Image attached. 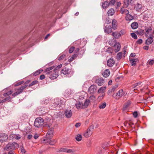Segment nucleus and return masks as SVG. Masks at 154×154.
I'll return each instance as SVG.
<instances>
[{
    "mask_svg": "<svg viewBox=\"0 0 154 154\" xmlns=\"http://www.w3.org/2000/svg\"><path fill=\"white\" fill-rule=\"evenodd\" d=\"M61 73L65 75V77H69L73 75L74 72L71 69L65 67L62 69Z\"/></svg>",
    "mask_w": 154,
    "mask_h": 154,
    "instance_id": "f03ea898",
    "label": "nucleus"
},
{
    "mask_svg": "<svg viewBox=\"0 0 154 154\" xmlns=\"http://www.w3.org/2000/svg\"><path fill=\"white\" fill-rule=\"evenodd\" d=\"M138 60L137 58L130 59V61L131 63V65L132 66H135L136 64V62L138 61Z\"/></svg>",
    "mask_w": 154,
    "mask_h": 154,
    "instance_id": "393cba45",
    "label": "nucleus"
},
{
    "mask_svg": "<svg viewBox=\"0 0 154 154\" xmlns=\"http://www.w3.org/2000/svg\"><path fill=\"white\" fill-rule=\"evenodd\" d=\"M110 72L108 69H106L105 70L103 73V76L105 78L107 77L110 75Z\"/></svg>",
    "mask_w": 154,
    "mask_h": 154,
    "instance_id": "aec40b11",
    "label": "nucleus"
},
{
    "mask_svg": "<svg viewBox=\"0 0 154 154\" xmlns=\"http://www.w3.org/2000/svg\"><path fill=\"white\" fill-rule=\"evenodd\" d=\"M76 106L78 109L83 108H84L83 103L82 102H79L75 104Z\"/></svg>",
    "mask_w": 154,
    "mask_h": 154,
    "instance_id": "cd10ccee",
    "label": "nucleus"
},
{
    "mask_svg": "<svg viewBox=\"0 0 154 154\" xmlns=\"http://www.w3.org/2000/svg\"><path fill=\"white\" fill-rule=\"evenodd\" d=\"M96 82L99 86H100L104 83V80L102 78H99L96 80Z\"/></svg>",
    "mask_w": 154,
    "mask_h": 154,
    "instance_id": "2eb2a0df",
    "label": "nucleus"
},
{
    "mask_svg": "<svg viewBox=\"0 0 154 154\" xmlns=\"http://www.w3.org/2000/svg\"><path fill=\"white\" fill-rule=\"evenodd\" d=\"M43 71V70L42 69H40L37 70V71L33 73V75L35 76L39 74H40Z\"/></svg>",
    "mask_w": 154,
    "mask_h": 154,
    "instance_id": "ea45409f",
    "label": "nucleus"
},
{
    "mask_svg": "<svg viewBox=\"0 0 154 154\" xmlns=\"http://www.w3.org/2000/svg\"><path fill=\"white\" fill-rule=\"evenodd\" d=\"M142 40L141 39H139L136 42V43L138 44H141L142 43Z\"/></svg>",
    "mask_w": 154,
    "mask_h": 154,
    "instance_id": "4d7b16f0",
    "label": "nucleus"
},
{
    "mask_svg": "<svg viewBox=\"0 0 154 154\" xmlns=\"http://www.w3.org/2000/svg\"><path fill=\"white\" fill-rule=\"evenodd\" d=\"M23 83V81L19 82L16 83L15 85V86H17L20 85H21V84H22Z\"/></svg>",
    "mask_w": 154,
    "mask_h": 154,
    "instance_id": "052dcab7",
    "label": "nucleus"
},
{
    "mask_svg": "<svg viewBox=\"0 0 154 154\" xmlns=\"http://www.w3.org/2000/svg\"><path fill=\"white\" fill-rule=\"evenodd\" d=\"M118 85H115L113 86L112 88L109 89V90L108 91V94L114 92L116 89V88L118 87Z\"/></svg>",
    "mask_w": 154,
    "mask_h": 154,
    "instance_id": "4be33fe9",
    "label": "nucleus"
},
{
    "mask_svg": "<svg viewBox=\"0 0 154 154\" xmlns=\"http://www.w3.org/2000/svg\"><path fill=\"white\" fill-rule=\"evenodd\" d=\"M62 66V65L61 64L59 65L54 69L53 70L55 72H57L58 73L59 70Z\"/></svg>",
    "mask_w": 154,
    "mask_h": 154,
    "instance_id": "72a5a7b5",
    "label": "nucleus"
},
{
    "mask_svg": "<svg viewBox=\"0 0 154 154\" xmlns=\"http://www.w3.org/2000/svg\"><path fill=\"white\" fill-rule=\"evenodd\" d=\"M46 127L49 128L48 131L46 135V139L50 140L52 137V135L54 132V128L52 127L50 128L51 126L47 124L46 125Z\"/></svg>",
    "mask_w": 154,
    "mask_h": 154,
    "instance_id": "39448f33",
    "label": "nucleus"
},
{
    "mask_svg": "<svg viewBox=\"0 0 154 154\" xmlns=\"http://www.w3.org/2000/svg\"><path fill=\"white\" fill-rule=\"evenodd\" d=\"M106 106V103L104 102L103 103H101L99 106V108L100 109H103Z\"/></svg>",
    "mask_w": 154,
    "mask_h": 154,
    "instance_id": "58836bf2",
    "label": "nucleus"
},
{
    "mask_svg": "<svg viewBox=\"0 0 154 154\" xmlns=\"http://www.w3.org/2000/svg\"><path fill=\"white\" fill-rule=\"evenodd\" d=\"M60 106L58 105L56 103L54 102L53 104L50 107L53 110H58V108H60Z\"/></svg>",
    "mask_w": 154,
    "mask_h": 154,
    "instance_id": "412c9836",
    "label": "nucleus"
},
{
    "mask_svg": "<svg viewBox=\"0 0 154 154\" xmlns=\"http://www.w3.org/2000/svg\"><path fill=\"white\" fill-rule=\"evenodd\" d=\"M19 147V144L15 142H9L6 145L5 147L4 148L5 150L7 151H13L17 149Z\"/></svg>",
    "mask_w": 154,
    "mask_h": 154,
    "instance_id": "f257e3e1",
    "label": "nucleus"
},
{
    "mask_svg": "<svg viewBox=\"0 0 154 154\" xmlns=\"http://www.w3.org/2000/svg\"><path fill=\"white\" fill-rule=\"evenodd\" d=\"M131 35L132 37L134 39L137 38V36L135 33H131Z\"/></svg>",
    "mask_w": 154,
    "mask_h": 154,
    "instance_id": "5fc2aeb1",
    "label": "nucleus"
},
{
    "mask_svg": "<svg viewBox=\"0 0 154 154\" xmlns=\"http://www.w3.org/2000/svg\"><path fill=\"white\" fill-rule=\"evenodd\" d=\"M115 63V61L112 57L110 58L107 61V65L109 67L113 66Z\"/></svg>",
    "mask_w": 154,
    "mask_h": 154,
    "instance_id": "ddd939ff",
    "label": "nucleus"
},
{
    "mask_svg": "<svg viewBox=\"0 0 154 154\" xmlns=\"http://www.w3.org/2000/svg\"><path fill=\"white\" fill-rule=\"evenodd\" d=\"M150 37L148 38L146 41L145 44L146 45H149L151 44L153 42V38L152 37H151V35H150Z\"/></svg>",
    "mask_w": 154,
    "mask_h": 154,
    "instance_id": "f3484780",
    "label": "nucleus"
},
{
    "mask_svg": "<svg viewBox=\"0 0 154 154\" xmlns=\"http://www.w3.org/2000/svg\"><path fill=\"white\" fill-rule=\"evenodd\" d=\"M27 87V85H22L19 88L15 89V92L12 94V96L14 97H15L18 94L21 93L23 92V90Z\"/></svg>",
    "mask_w": 154,
    "mask_h": 154,
    "instance_id": "7ed1b4c3",
    "label": "nucleus"
},
{
    "mask_svg": "<svg viewBox=\"0 0 154 154\" xmlns=\"http://www.w3.org/2000/svg\"><path fill=\"white\" fill-rule=\"evenodd\" d=\"M107 52L109 53H112V49L111 47H109L108 48L107 50L106 51Z\"/></svg>",
    "mask_w": 154,
    "mask_h": 154,
    "instance_id": "603ef678",
    "label": "nucleus"
},
{
    "mask_svg": "<svg viewBox=\"0 0 154 154\" xmlns=\"http://www.w3.org/2000/svg\"><path fill=\"white\" fill-rule=\"evenodd\" d=\"M131 26L133 29H134L137 28L138 27V24L137 23L134 22L131 23Z\"/></svg>",
    "mask_w": 154,
    "mask_h": 154,
    "instance_id": "c756f323",
    "label": "nucleus"
},
{
    "mask_svg": "<svg viewBox=\"0 0 154 154\" xmlns=\"http://www.w3.org/2000/svg\"><path fill=\"white\" fill-rule=\"evenodd\" d=\"M142 7L141 5L140 4L137 3L136 4L134 7V8L137 11H138L140 10Z\"/></svg>",
    "mask_w": 154,
    "mask_h": 154,
    "instance_id": "f704fd0d",
    "label": "nucleus"
},
{
    "mask_svg": "<svg viewBox=\"0 0 154 154\" xmlns=\"http://www.w3.org/2000/svg\"><path fill=\"white\" fill-rule=\"evenodd\" d=\"M49 99H48V98L46 99L44 101V103L45 104H47V103H49Z\"/></svg>",
    "mask_w": 154,
    "mask_h": 154,
    "instance_id": "bf43d9fd",
    "label": "nucleus"
},
{
    "mask_svg": "<svg viewBox=\"0 0 154 154\" xmlns=\"http://www.w3.org/2000/svg\"><path fill=\"white\" fill-rule=\"evenodd\" d=\"M112 28L110 26H106L104 28V31L106 33L109 34L112 32Z\"/></svg>",
    "mask_w": 154,
    "mask_h": 154,
    "instance_id": "f8f14e48",
    "label": "nucleus"
},
{
    "mask_svg": "<svg viewBox=\"0 0 154 154\" xmlns=\"http://www.w3.org/2000/svg\"><path fill=\"white\" fill-rule=\"evenodd\" d=\"M74 151L73 150H72V149H67V152L70 153L71 152H73Z\"/></svg>",
    "mask_w": 154,
    "mask_h": 154,
    "instance_id": "69168bd1",
    "label": "nucleus"
},
{
    "mask_svg": "<svg viewBox=\"0 0 154 154\" xmlns=\"http://www.w3.org/2000/svg\"><path fill=\"white\" fill-rule=\"evenodd\" d=\"M145 30H146L145 35L146 37H148V36L149 34L152 30V28L150 27L149 28L147 27L145 28Z\"/></svg>",
    "mask_w": 154,
    "mask_h": 154,
    "instance_id": "b1692460",
    "label": "nucleus"
},
{
    "mask_svg": "<svg viewBox=\"0 0 154 154\" xmlns=\"http://www.w3.org/2000/svg\"><path fill=\"white\" fill-rule=\"evenodd\" d=\"M112 36L116 38H118L120 37V34L118 32H116L112 33Z\"/></svg>",
    "mask_w": 154,
    "mask_h": 154,
    "instance_id": "473e14b6",
    "label": "nucleus"
},
{
    "mask_svg": "<svg viewBox=\"0 0 154 154\" xmlns=\"http://www.w3.org/2000/svg\"><path fill=\"white\" fill-rule=\"evenodd\" d=\"M94 128V126L93 125L90 126L84 134V136L86 138L90 136L93 133V131Z\"/></svg>",
    "mask_w": 154,
    "mask_h": 154,
    "instance_id": "423d86ee",
    "label": "nucleus"
},
{
    "mask_svg": "<svg viewBox=\"0 0 154 154\" xmlns=\"http://www.w3.org/2000/svg\"><path fill=\"white\" fill-rule=\"evenodd\" d=\"M121 3L120 2H117V6L116 7V8H119L121 5Z\"/></svg>",
    "mask_w": 154,
    "mask_h": 154,
    "instance_id": "338daca9",
    "label": "nucleus"
},
{
    "mask_svg": "<svg viewBox=\"0 0 154 154\" xmlns=\"http://www.w3.org/2000/svg\"><path fill=\"white\" fill-rule=\"evenodd\" d=\"M44 120L41 117L37 118L34 122V126L37 128L41 127L44 124Z\"/></svg>",
    "mask_w": 154,
    "mask_h": 154,
    "instance_id": "20e7f679",
    "label": "nucleus"
},
{
    "mask_svg": "<svg viewBox=\"0 0 154 154\" xmlns=\"http://www.w3.org/2000/svg\"><path fill=\"white\" fill-rule=\"evenodd\" d=\"M64 114L66 118H70L72 115V112L71 110L66 109L64 111Z\"/></svg>",
    "mask_w": 154,
    "mask_h": 154,
    "instance_id": "9d476101",
    "label": "nucleus"
},
{
    "mask_svg": "<svg viewBox=\"0 0 154 154\" xmlns=\"http://www.w3.org/2000/svg\"><path fill=\"white\" fill-rule=\"evenodd\" d=\"M45 78V75L44 74H42L40 76L39 79L40 80H42L44 79Z\"/></svg>",
    "mask_w": 154,
    "mask_h": 154,
    "instance_id": "680f3d73",
    "label": "nucleus"
},
{
    "mask_svg": "<svg viewBox=\"0 0 154 154\" xmlns=\"http://www.w3.org/2000/svg\"><path fill=\"white\" fill-rule=\"evenodd\" d=\"M39 135L37 134H35L33 136V137L34 139H36L39 137Z\"/></svg>",
    "mask_w": 154,
    "mask_h": 154,
    "instance_id": "e2e57ef3",
    "label": "nucleus"
},
{
    "mask_svg": "<svg viewBox=\"0 0 154 154\" xmlns=\"http://www.w3.org/2000/svg\"><path fill=\"white\" fill-rule=\"evenodd\" d=\"M109 5H114L115 3H116V0H111L109 2Z\"/></svg>",
    "mask_w": 154,
    "mask_h": 154,
    "instance_id": "864d4df0",
    "label": "nucleus"
},
{
    "mask_svg": "<svg viewBox=\"0 0 154 154\" xmlns=\"http://www.w3.org/2000/svg\"><path fill=\"white\" fill-rule=\"evenodd\" d=\"M97 88V86L95 85H92L88 88V92L91 94H92L95 93Z\"/></svg>",
    "mask_w": 154,
    "mask_h": 154,
    "instance_id": "6e6552de",
    "label": "nucleus"
},
{
    "mask_svg": "<svg viewBox=\"0 0 154 154\" xmlns=\"http://www.w3.org/2000/svg\"><path fill=\"white\" fill-rule=\"evenodd\" d=\"M8 135L5 133H0V141L3 142L6 141L8 139Z\"/></svg>",
    "mask_w": 154,
    "mask_h": 154,
    "instance_id": "1a4fd4ad",
    "label": "nucleus"
},
{
    "mask_svg": "<svg viewBox=\"0 0 154 154\" xmlns=\"http://www.w3.org/2000/svg\"><path fill=\"white\" fill-rule=\"evenodd\" d=\"M124 31L123 30H121V31L119 32V34H120V37L124 35Z\"/></svg>",
    "mask_w": 154,
    "mask_h": 154,
    "instance_id": "0e129e2a",
    "label": "nucleus"
},
{
    "mask_svg": "<svg viewBox=\"0 0 154 154\" xmlns=\"http://www.w3.org/2000/svg\"><path fill=\"white\" fill-rule=\"evenodd\" d=\"M133 0H126V8L128 7L129 5H130L132 4V2Z\"/></svg>",
    "mask_w": 154,
    "mask_h": 154,
    "instance_id": "37998d69",
    "label": "nucleus"
},
{
    "mask_svg": "<svg viewBox=\"0 0 154 154\" xmlns=\"http://www.w3.org/2000/svg\"><path fill=\"white\" fill-rule=\"evenodd\" d=\"M48 76L52 79H54L57 78L58 76V74L57 72H55L53 70L52 72H48L46 73Z\"/></svg>",
    "mask_w": 154,
    "mask_h": 154,
    "instance_id": "0eeeda50",
    "label": "nucleus"
},
{
    "mask_svg": "<svg viewBox=\"0 0 154 154\" xmlns=\"http://www.w3.org/2000/svg\"><path fill=\"white\" fill-rule=\"evenodd\" d=\"M21 148V152L23 154H25V153L26 152V151L25 150V149H24V147L23 146H20Z\"/></svg>",
    "mask_w": 154,
    "mask_h": 154,
    "instance_id": "09e8293b",
    "label": "nucleus"
},
{
    "mask_svg": "<svg viewBox=\"0 0 154 154\" xmlns=\"http://www.w3.org/2000/svg\"><path fill=\"white\" fill-rule=\"evenodd\" d=\"M38 82V81L37 80H35L32 82L30 84H29V87L30 86H33L35 84H37Z\"/></svg>",
    "mask_w": 154,
    "mask_h": 154,
    "instance_id": "8fccbe9b",
    "label": "nucleus"
},
{
    "mask_svg": "<svg viewBox=\"0 0 154 154\" xmlns=\"http://www.w3.org/2000/svg\"><path fill=\"white\" fill-rule=\"evenodd\" d=\"M109 5V3L107 1H105L102 3V7L104 9H106L107 8Z\"/></svg>",
    "mask_w": 154,
    "mask_h": 154,
    "instance_id": "5701e85b",
    "label": "nucleus"
},
{
    "mask_svg": "<svg viewBox=\"0 0 154 154\" xmlns=\"http://www.w3.org/2000/svg\"><path fill=\"white\" fill-rule=\"evenodd\" d=\"M82 136L79 134L77 135L75 137V139L78 141H80L82 140Z\"/></svg>",
    "mask_w": 154,
    "mask_h": 154,
    "instance_id": "4c0bfd02",
    "label": "nucleus"
},
{
    "mask_svg": "<svg viewBox=\"0 0 154 154\" xmlns=\"http://www.w3.org/2000/svg\"><path fill=\"white\" fill-rule=\"evenodd\" d=\"M133 116L134 118H136L138 116V113L136 111H134L133 114Z\"/></svg>",
    "mask_w": 154,
    "mask_h": 154,
    "instance_id": "6e6d98bb",
    "label": "nucleus"
},
{
    "mask_svg": "<svg viewBox=\"0 0 154 154\" xmlns=\"http://www.w3.org/2000/svg\"><path fill=\"white\" fill-rule=\"evenodd\" d=\"M67 148H62L60 149V151L67 152Z\"/></svg>",
    "mask_w": 154,
    "mask_h": 154,
    "instance_id": "13d9d810",
    "label": "nucleus"
},
{
    "mask_svg": "<svg viewBox=\"0 0 154 154\" xmlns=\"http://www.w3.org/2000/svg\"><path fill=\"white\" fill-rule=\"evenodd\" d=\"M125 93L123 91L122 89H120L116 94L115 96H114V97L117 98V97H121L122 96L125 95Z\"/></svg>",
    "mask_w": 154,
    "mask_h": 154,
    "instance_id": "9b49d317",
    "label": "nucleus"
},
{
    "mask_svg": "<svg viewBox=\"0 0 154 154\" xmlns=\"http://www.w3.org/2000/svg\"><path fill=\"white\" fill-rule=\"evenodd\" d=\"M54 67L55 66H52L49 67L48 68L45 70V72H46V74L48 72H52L53 71L51 70L54 69Z\"/></svg>",
    "mask_w": 154,
    "mask_h": 154,
    "instance_id": "7c9ffc66",
    "label": "nucleus"
},
{
    "mask_svg": "<svg viewBox=\"0 0 154 154\" xmlns=\"http://www.w3.org/2000/svg\"><path fill=\"white\" fill-rule=\"evenodd\" d=\"M14 138L16 140H19L21 138V136L20 135L18 134H14Z\"/></svg>",
    "mask_w": 154,
    "mask_h": 154,
    "instance_id": "49530a36",
    "label": "nucleus"
},
{
    "mask_svg": "<svg viewBox=\"0 0 154 154\" xmlns=\"http://www.w3.org/2000/svg\"><path fill=\"white\" fill-rule=\"evenodd\" d=\"M11 100V98L10 97L8 96L7 97L5 98L3 100H2L1 102H0V103H3L6 101H9Z\"/></svg>",
    "mask_w": 154,
    "mask_h": 154,
    "instance_id": "79ce46f5",
    "label": "nucleus"
},
{
    "mask_svg": "<svg viewBox=\"0 0 154 154\" xmlns=\"http://www.w3.org/2000/svg\"><path fill=\"white\" fill-rule=\"evenodd\" d=\"M90 103V100L88 99H86L83 105L84 107H87Z\"/></svg>",
    "mask_w": 154,
    "mask_h": 154,
    "instance_id": "e433bc0d",
    "label": "nucleus"
},
{
    "mask_svg": "<svg viewBox=\"0 0 154 154\" xmlns=\"http://www.w3.org/2000/svg\"><path fill=\"white\" fill-rule=\"evenodd\" d=\"M75 47L74 46H72L69 48V53L70 54L72 53L74 51Z\"/></svg>",
    "mask_w": 154,
    "mask_h": 154,
    "instance_id": "a18cd8bd",
    "label": "nucleus"
},
{
    "mask_svg": "<svg viewBox=\"0 0 154 154\" xmlns=\"http://www.w3.org/2000/svg\"><path fill=\"white\" fill-rule=\"evenodd\" d=\"M147 64L150 65H152L154 63V60H149L147 62Z\"/></svg>",
    "mask_w": 154,
    "mask_h": 154,
    "instance_id": "c03bdc74",
    "label": "nucleus"
},
{
    "mask_svg": "<svg viewBox=\"0 0 154 154\" xmlns=\"http://www.w3.org/2000/svg\"><path fill=\"white\" fill-rule=\"evenodd\" d=\"M117 21L115 19H113L112 21V28L114 30L117 29Z\"/></svg>",
    "mask_w": 154,
    "mask_h": 154,
    "instance_id": "6ab92c4d",
    "label": "nucleus"
},
{
    "mask_svg": "<svg viewBox=\"0 0 154 154\" xmlns=\"http://www.w3.org/2000/svg\"><path fill=\"white\" fill-rule=\"evenodd\" d=\"M114 47L115 48V51L116 52H118L120 50L121 48L120 45L119 43H116Z\"/></svg>",
    "mask_w": 154,
    "mask_h": 154,
    "instance_id": "a211bd4d",
    "label": "nucleus"
},
{
    "mask_svg": "<svg viewBox=\"0 0 154 154\" xmlns=\"http://www.w3.org/2000/svg\"><path fill=\"white\" fill-rule=\"evenodd\" d=\"M71 94V93L68 90L66 91L64 93L65 96L66 97H68Z\"/></svg>",
    "mask_w": 154,
    "mask_h": 154,
    "instance_id": "de8ad7c7",
    "label": "nucleus"
},
{
    "mask_svg": "<svg viewBox=\"0 0 154 154\" xmlns=\"http://www.w3.org/2000/svg\"><path fill=\"white\" fill-rule=\"evenodd\" d=\"M122 55V53L121 52L118 53L116 56V59L118 61L121 58Z\"/></svg>",
    "mask_w": 154,
    "mask_h": 154,
    "instance_id": "c9c22d12",
    "label": "nucleus"
},
{
    "mask_svg": "<svg viewBox=\"0 0 154 154\" xmlns=\"http://www.w3.org/2000/svg\"><path fill=\"white\" fill-rule=\"evenodd\" d=\"M106 88V87L105 86L104 87H101L100 88L98 91V93H103V91Z\"/></svg>",
    "mask_w": 154,
    "mask_h": 154,
    "instance_id": "a19ab883",
    "label": "nucleus"
},
{
    "mask_svg": "<svg viewBox=\"0 0 154 154\" xmlns=\"http://www.w3.org/2000/svg\"><path fill=\"white\" fill-rule=\"evenodd\" d=\"M144 30H141L139 31V34L140 35H143L144 34Z\"/></svg>",
    "mask_w": 154,
    "mask_h": 154,
    "instance_id": "774afa93",
    "label": "nucleus"
},
{
    "mask_svg": "<svg viewBox=\"0 0 154 154\" xmlns=\"http://www.w3.org/2000/svg\"><path fill=\"white\" fill-rule=\"evenodd\" d=\"M115 12L113 8H111L108 11V15L109 16H112L114 14Z\"/></svg>",
    "mask_w": 154,
    "mask_h": 154,
    "instance_id": "a878e982",
    "label": "nucleus"
},
{
    "mask_svg": "<svg viewBox=\"0 0 154 154\" xmlns=\"http://www.w3.org/2000/svg\"><path fill=\"white\" fill-rule=\"evenodd\" d=\"M65 56L66 55L64 54H62L59 57L58 60L60 61L63 60L65 58Z\"/></svg>",
    "mask_w": 154,
    "mask_h": 154,
    "instance_id": "3c124183",
    "label": "nucleus"
},
{
    "mask_svg": "<svg viewBox=\"0 0 154 154\" xmlns=\"http://www.w3.org/2000/svg\"><path fill=\"white\" fill-rule=\"evenodd\" d=\"M121 11L122 14H125L127 15L129 13L128 10L127 9H125L123 7H122L121 8Z\"/></svg>",
    "mask_w": 154,
    "mask_h": 154,
    "instance_id": "c85d7f7f",
    "label": "nucleus"
},
{
    "mask_svg": "<svg viewBox=\"0 0 154 154\" xmlns=\"http://www.w3.org/2000/svg\"><path fill=\"white\" fill-rule=\"evenodd\" d=\"M126 20L131 21L133 19V17L131 14H128L125 17Z\"/></svg>",
    "mask_w": 154,
    "mask_h": 154,
    "instance_id": "2f4dec72",
    "label": "nucleus"
},
{
    "mask_svg": "<svg viewBox=\"0 0 154 154\" xmlns=\"http://www.w3.org/2000/svg\"><path fill=\"white\" fill-rule=\"evenodd\" d=\"M131 104V102L130 100H128L126 102L123 106V110H126Z\"/></svg>",
    "mask_w": 154,
    "mask_h": 154,
    "instance_id": "dca6fc26",
    "label": "nucleus"
},
{
    "mask_svg": "<svg viewBox=\"0 0 154 154\" xmlns=\"http://www.w3.org/2000/svg\"><path fill=\"white\" fill-rule=\"evenodd\" d=\"M55 103L57 104L60 107L61 106V105L63 103V101L58 98H56L55 100Z\"/></svg>",
    "mask_w": 154,
    "mask_h": 154,
    "instance_id": "bb28decb",
    "label": "nucleus"
},
{
    "mask_svg": "<svg viewBox=\"0 0 154 154\" xmlns=\"http://www.w3.org/2000/svg\"><path fill=\"white\" fill-rule=\"evenodd\" d=\"M50 140H49V139H44L43 140V142L46 143L49 142V143L50 145H54L56 143V141L55 140H54L53 141H51L50 140Z\"/></svg>",
    "mask_w": 154,
    "mask_h": 154,
    "instance_id": "4468645a",
    "label": "nucleus"
}]
</instances>
